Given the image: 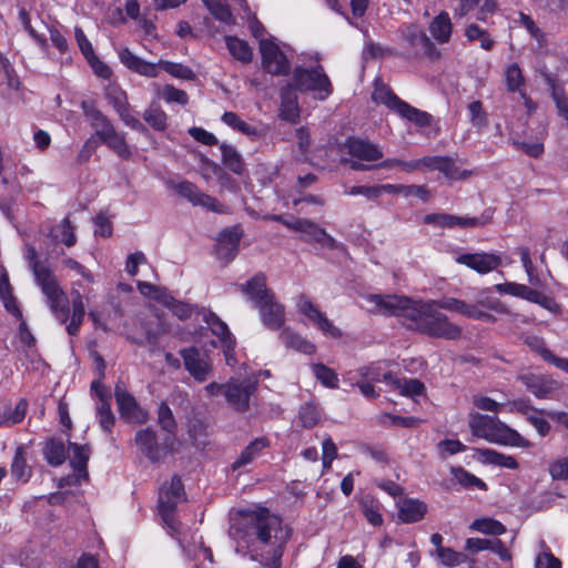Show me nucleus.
<instances>
[{"label":"nucleus","mask_w":568,"mask_h":568,"mask_svg":"<svg viewBox=\"0 0 568 568\" xmlns=\"http://www.w3.org/2000/svg\"><path fill=\"white\" fill-rule=\"evenodd\" d=\"M160 95L166 103H179L181 105H185L187 103L186 92L172 85L163 87Z\"/></svg>","instance_id":"052dcab7"},{"label":"nucleus","mask_w":568,"mask_h":568,"mask_svg":"<svg viewBox=\"0 0 568 568\" xmlns=\"http://www.w3.org/2000/svg\"><path fill=\"white\" fill-rule=\"evenodd\" d=\"M470 529L485 535L500 536L506 531L505 526L493 518H478L470 524Z\"/></svg>","instance_id":"a19ab883"},{"label":"nucleus","mask_w":568,"mask_h":568,"mask_svg":"<svg viewBox=\"0 0 568 568\" xmlns=\"http://www.w3.org/2000/svg\"><path fill=\"white\" fill-rule=\"evenodd\" d=\"M552 99L558 114L568 123V92L559 84H552Z\"/></svg>","instance_id":"3c124183"},{"label":"nucleus","mask_w":568,"mask_h":568,"mask_svg":"<svg viewBox=\"0 0 568 568\" xmlns=\"http://www.w3.org/2000/svg\"><path fill=\"white\" fill-rule=\"evenodd\" d=\"M505 78L508 90L520 91L524 85V75L517 63H511L506 68Z\"/></svg>","instance_id":"603ef678"},{"label":"nucleus","mask_w":568,"mask_h":568,"mask_svg":"<svg viewBox=\"0 0 568 568\" xmlns=\"http://www.w3.org/2000/svg\"><path fill=\"white\" fill-rule=\"evenodd\" d=\"M225 44L230 54L242 63H248L253 59V49L250 44L236 37H225Z\"/></svg>","instance_id":"72a5a7b5"},{"label":"nucleus","mask_w":568,"mask_h":568,"mask_svg":"<svg viewBox=\"0 0 568 568\" xmlns=\"http://www.w3.org/2000/svg\"><path fill=\"white\" fill-rule=\"evenodd\" d=\"M518 254H519L521 264L526 271L529 284L532 286H536V287H541L545 283L546 278H545V275L537 272V270L532 265L529 248L528 247H519Z\"/></svg>","instance_id":"4c0bfd02"},{"label":"nucleus","mask_w":568,"mask_h":568,"mask_svg":"<svg viewBox=\"0 0 568 568\" xmlns=\"http://www.w3.org/2000/svg\"><path fill=\"white\" fill-rule=\"evenodd\" d=\"M220 149L223 164L234 173L240 174L243 170V163L239 152L233 146L225 143H222Z\"/></svg>","instance_id":"c03bdc74"},{"label":"nucleus","mask_w":568,"mask_h":568,"mask_svg":"<svg viewBox=\"0 0 568 568\" xmlns=\"http://www.w3.org/2000/svg\"><path fill=\"white\" fill-rule=\"evenodd\" d=\"M243 292L247 300L252 301L255 307L263 304L266 300L271 298L273 294L266 287L265 276L262 274L255 275L243 285Z\"/></svg>","instance_id":"393cba45"},{"label":"nucleus","mask_w":568,"mask_h":568,"mask_svg":"<svg viewBox=\"0 0 568 568\" xmlns=\"http://www.w3.org/2000/svg\"><path fill=\"white\" fill-rule=\"evenodd\" d=\"M187 373L199 383L207 381L213 373L212 359L206 352L201 353L196 347L184 348L180 352Z\"/></svg>","instance_id":"4468645a"},{"label":"nucleus","mask_w":568,"mask_h":568,"mask_svg":"<svg viewBox=\"0 0 568 568\" xmlns=\"http://www.w3.org/2000/svg\"><path fill=\"white\" fill-rule=\"evenodd\" d=\"M50 236L55 242H61L67 246L75 244L74 227L71 225L68 219L61 220L50 231Z\"/></svg>","instance_id":"58836bf2"},{"label":"nucleus","mask_w":568,"mask_h":568,"mask_svg":"<svg viewBox=\"0 0 568 568\" xmlns=\"http://www.w3.org/2000/svg\"><path fill=\"white\" fill-rule=\"evenodd\" d=\"M222 121L230 128H232L233 130H236L245 135H248V136H255L257 135V130L247 124L246 122H244L243 120L240 119V116L237 114H235L234 112H225L223 115H222Z\"/></svg>","instance_id":"49530a36"},{"label":"nucleus","mask_w":568,"mask_h":568,"mask_svg":"<svg viewBox=\"0 0 568 568\" xmlns=\"http://www.w3.org/2000/svg\"><path fill=\"white\" fill-rule=\"evenodd\" d=\"M469 120L471 124L478 129H483L487 124L486 112L479 101H473L468 105Z\"/></svg>","instance_id":"0e129e2a"},{"label":"nucleus","mask_w":568,"mask_h":568,"mask_svg":"<svg viewBox=\"0 0 568 568\" xmlns=\"http://www.w3.org/2000/svg\"><path fill=\"white\" fill-rule=\"evenodd\" d=\"M471 434L489 443L515 448H530L531 443L500 419L474 413L469 415Z\"/></svg>","instance_id":"7ed1b4c3"},{"label":"nucleus","mask_w":568,"mask_h":568,"mask_svg":"<svg viewBox=\"0 0 568 568\" xmlns=\"http://www.w3.org/2000/svg\"><path fill=\"white\" fill-rule=\"evenodd\" d=\"M135 444L138 445L141 454L149 460L156 463L162 458V449L156 444L155 435L150 429H142L135 435Z\"/></svg>","instance_id":"a878e982"},{"label":"nucleus","mask_w":568,"mask_h":568,"mask_svg":"<svg viewBox=\"0 0 568 568\" xmlns=\"http://www.w3.org/2000/svg\"><path fill=\"white\" fill-rule=\"evenodd\" d=\"M138 288L143 296L156 301L161 304H163L164 301L170 302V295L164 290L156 287L150 283L139 281Z\"/></svg>","instance_id":"4d7b16f0"},{"label":"nucleus","mask_w":568,"mask_h":568,"mask_svg":"<svg viewBox=\"0 0 568 568\" xmlns=\"http://www.w3.org/2000/svg\"><path fill=\"white\" fill-rule=\"evenodd\" d=\"M262 323L272 329L280 328L285 321L284 306L278 303L274 295L257 306Z\"/></svg>","instance_id":"412c9836"},{"label":"nucleus","mask_w":568,"mask_h":568,"mask_svg":"<svg viewBox=\"0 0 568 568\" xmlns=\"http://www.w3.org/2000/svg\"><path fill=\"white\" fill-rule=\"evenodd\" d=\"M248 27L253 36L258 39L263 68L272 74H284L290 70L292 48L273 36L265 34L263 26L252 18Z\"/></svg>","instance_id":"20e7f679"},{"label":"nucleus","mask_w":568,"mask_h":568,"mask_svg":"<svg viewBox=\"0 0 568 568\" xmlns=\"http://www.w3.org/2000/svg\"><path fill=\"white\" fill-rule=\"evenodd\" d=\"M521 298L536 303L551 313L559 312V305L556 303L554 298L546 296L539 291L530 288L528 286L525 287Z\"/></svg>","instance_id":"37998d69"},{"label":"nucleus","mask_w":568,"mask_h":568,"mask_svg":"<svg viewBox=\"0 0 568 568\" xmlns=\"http://www.w3.org/2000/svg\"><path fill=\"white\" fill-rule=\"evenodd\" d=\"M519 378L528 390L538 398L548 396L556 388V382L546 375L524 373Z\"/></svg>","instance_id":"5701e85b"},{"label":"nucleus","mask_w":568,"mask_h":568,"mask_svg":"<svg viewBox=\"0 0 568 568\" xmlns=\"http://www.w3.org/2000/svg\"><path fill=\"white\" fill-rule=\"evenodd\" d=\"M535 568H561V561L549 550H542L536 556Z\"/></svg>","instance_id":"774afa93"},{"label":"nucleus","mask_w":568,"mask_h":568,"mask_svg":"<svg viewBox=\"0 0 568 568\" xmlns=\"http://www.w3.org/2000/svg\"><path fill=\"white\" fill-rule=\"evenodd\" d=\"M549 475L554 480L568 479V456L559 457L550 463Z\"/></svg>","instance_id":"e2e57ef3"},{"label":"nucleus","mask_w":568,"mask_h":568,"mask_svg":"<svg viewBox=\"0 0 568 568\" xmlns=\"http://www.w3.org/2000/svg\"><path fill=\"white\" fill-rule=\"evenodd\" d=\"M229 534L237 551L250 550L255 568H281L291 530L278 517L266 510H241L233 515Z\"/></svg>","instance_id":"f03ea898"},{"label":"nucleus","mask_w":568,"mask_h":568,"mask_svg":"<svg viewBox=\"0 0 568 568\" xmlns=\"http://www.w3.org/2000/svg\"><path fill=\"white\" fill-rule=\"evenodd\" d=\"M435 557L440 565L446 567H455L466 561V556L464 554L449 547L440 548L438 555Z\"/></svg>","instance_id":"8fccbe9b"},{"label":"nucleus","mask_w":568,"mask_h":568,"mask_svg":"<svg viewBox=\"0 0 568 568\" xmlns=\"http://www.w3.org/2000/svg\"><path fill=\"white\" fill-rule=\"evenodd\" d=\"M298 418L303 427L312 428L317 424L320 419V412L315 405L305 404L301 407Z\"/></svg>","instance_id":"bf43d9fd"},{"label":"nucleus","mask_w":568,"mask_h":568,"mask_svg":"<svg viewBox=\"0 0 568 568\" xmlns=\"http://www.w3.org/2000/svg\"><path fill=\"white\" fill-rule=\"evenodd\" d=\"M427 170H437L448 179H464L466 171L459 172L456 163L448 158L426 156Z\"/></svg>","instance_id":"7c9ffc66"},{"label":"nucleus","mask_w":568,"mask_h":568,"mask_svg":"<svg viewBox=\"0 0 568 568\" xmlns=\"http://www.w3.org/2000/svg\"><path fill=\"white\" fill-rule=\"evenodd\" d=\"M429 31L438 42H447L452 34V23L448 14H438L430 23Z\"/></svg>","instance_id":"ea45409f"},{"label":"nucleus","mask_w":568,"mask_h":568,"mask_svg":"<svg viewBox=\"0 0 568 568\" xmlns=\"http://www.w3.org/2000/svg\"><path fill=\"white\" fill-rule=\"evenodd\" d=\"M32 271L37 284L41 287L42 293L45 295L51 310L57 314L61 312L64 316L67 310L65 294L60 288L52 272L38 262L32 263Z\"/></svg>","instance_id":"9d476101"},{"label":"nucleus","mask_w":568,"mask_h":568,"mask_svg":"<svg viewBox=\"0 0 568 568\" xmlns=\"http://www.w3.org/2000/svg\"><path fill=\"white\" fill-rule=\"evenodd\" d=\"M255 378H230L225 383V399L236 412H245L250 407V398L256 389Z\"/></svg>","instance_id":"ddd939ff"},{"label":"nucleus","mask_w":568,"mask_h":568,"mask_svg":"<svg viewBox=\"0 0 568 568\" xmlns=\"http://www.w3.org/2000/svg\"><path fill=\"white\" fill-rule=\"evenodd\" d=\"M118 409L123 419L133 424H142L148 419V413L138 405L131 394L120 385L115 387Z\"/></svg>","instance_id":"dca6fc26"},{"label":"nucleus","mask_w":568,"mask_h":568,"mask_svg":"<svg viewBox=\"0 0 568 568\" xmlns=\"http://www.w3.org/2000/svg\"><path fill=\"white\" fill-rule=\"evenodd\" d=\"M197 321L205 324V328L215 335L223 348L226 365L234 367L236 361L234 358L235 341L230 333L226 324L222 322L215 314L209 311H202L196 314Z\"/></svg>","instance_id":"f8f14e48"},{"label":"nucleus","mask_w":568,"mask_h":568,"mask_svg":"<svg viewBox=\"0 0 568 568\" xmlns=\"http://www.w3.org/2000/svg\"><path fill=\"white\" fill-rule=\"evenodd\" d=\"M44 455L49 464L59 466L65 459L64 446L61 443L50 440L45 446Z\"/></svg>","instance_id":"864d4df0"},{"label":"nucleus","mask_w":568,"mask_h":568,"mask_svg":"<svg viewBox=\"0 0 568 568\" xmlns=\"http://www.w3.org/2000/svg\"><path fill=\"white\" fill-rule=\"evenodd\" d=\"M292 87L295 90L310 91L318 100L327 99L333 92L332 83L322 67L296 68L293 73Z\"/></svg>","instance_id":"0eeeda50"},{"label":"nucleus","mask_w":568,"mask_h":568,"mask_svg":"<svg viewBox=\"0 0 568 568\" xmlns=\"http://www.w3.org/2000/svg\"><path fill=\"white\" fill-rule=\"evenodd\" d=\"M90 456L88 446L77 444L70 445V464L73 468L74 481L79 483L87 478V463Z\"/></svg>","instance_id":"cd10ccee"},{"label":"nucleus","mask_w":568,"mask_h":568,"mask_svg":"<svg viewBox=\"0 0 568 568\" xmlns=\"http://www.w3.org/2000/svg\"><path fill=\"white\" fill-rule=\"evenodd\" d=\"M388 363L376 362L369 365L361 366L355 374L353 372L348 373V379H362L365 382H384V374L390 373L387 371Z\"/></svg>","instance_id":"c756f323"},{"label":"nucleus","mask_w":568,"mask_h":568,"mask_svg":"<svg viewBox=\"0 0 568 568\" xmlns=\"http://www.w3.org/2000/svg\"><path fill=\"white\" fill-rule=\"evenodd\" d=\"M242 231L234 226L222 231L216 240L217 257L224 262H230L235 257L239 251Z\"/></svg>","instance_id":"f3484780"},{"label":"nucleus","mask_w":568,"mask_h":568,"mask_svg":"<svg viewBox=\"0 0 568 568\" xmlns=\"http://www.w3.org/2000/svg\"><path fill=\"white\" fill-rule=\"evenodd\" d=\"M372 98L376 103L385 104L389 110L395 111L402 118L414 122L419 126H424L429 123V115L426 112L419 111L400 101L383 83L375 84Z\"/></svg>","instance_id":"6e6552de"},{"label":"nucleus","mask_w":568,"mask_h":568,"mask_svg":"<svg viewBox=\"0 0 568 568\" xmlns=\"http://www.w3.org/2000/svg\"><path fill=\"white\" fill-rule=\"evenodd\" d=\"M179 191L181 195L189 199V201L195 205L204 206L216 213L226 212V207L223 204L217 202L214 197L200 192L196 186L190 182H182L179 185Z\"/></svg>","instance_id":"aec40b11"},{"label":"nucleus","mask_w":568,"mask_h":568,"mask_svg":"<svg viewBox=\"0 0 568 568\" xmlns=\"http://www.w3.org/2000/svg\"><path fill=\"white\" fill-rule=\"evenodd\" d=\"M281 118L292 123L296 122L300 118V109L297 105L295 89L291 84H288L286 88H283L281 92Z\"/></svg>","instance_id":"c85d7f7f"},{"label":"nucleus","mask_w":568,"mask_h":568,"mask_svg":"<svg viewBox=\"0 0 568 568\" xmlns=\"http://www.w3.org/2000/svg\"><path fill=\"white\" fill-rule=\"evenodd\" d=\"M162 305H164L170 311H172V313L181 320L190 317L194 312V308L191 305H189L186 303L178 302L171 295H170V302L164 301V303Z\"/></svg>","instance_id":"69168bd1"},{"label":"nucleus","mask_w":568,"mask_h":568,"mask_svg":"<svg viewBox=\"0 0 568 568\" xmlns=\"http://www.w3.org/2000/svg\"><path fill=\"white\" fill-rule=\"evenodd\" d=\"M143 118L155 130L162 131L166 128V114L158 106L151 105Z\"/></svg>","instance_id":"5fc2aeb1"},{"label":"nucleus","mask_w":568,"mask_h":568,"mask_svg":"<svg viewBox=\"0 0 568 568\" xmlns=\"http://www.w3.org/2000/svg\"><path fill=\"white\" fill-rule=\"evenodd\" d=\"M384 383L393 386L403 396L415 398L424 392V385L415 378H397L392 373L384 374Z\"/></svg>","instance_id":"bb28decb"},{"label":"nucleus","mask_w":568,"mask_h":568,"mask_svg":"<svg viewBox=\"0 0 568 568\" xmlns=\"http://www.w3.org/2000/svg\"><path fill=\"white\" fill-rule=\"evenodd\" d=\"M266 446L267 442L264 438H257L253 440L233 463L232 468L240 469L251 464Z\"/></svg>","instance_id":"e433bc0d"},{"label":"nucleus","mask_w":568,"mask_h":568,"mask_svg":"<svg viewBox=\"0 0 568 568\" xmlns=\"http://www.w3.org/2000/svg\"><path fill=\"white\" fill-rule=\"evenodd\" d=\"M456 261L481 274L489 273L500 265V257L488 253L463 254Z\"/></svg>","instance_id":"6ab92c4d"},{"label":"nucleus","mask_w":568,"mask_h":568,"mask_svg":"<svg viewBox=\"0 0 568 568\" xmlns=\"http://www.w3.org/2000/svg\"><path fill=\"white\" fill-rule=\"evenodd\" d=\"M0 298L2 300L4 307L9 313H11L17 318H21V311L17 300L12 295L9 277L3 266H0Z\"/></svg>","instance_id":"473e14b6"},{"label":"nucleus","mask_w":568,"mask_h":568,"mask_svg":"<svg viewBox=\"0 0 568 568\" xmlns=\"http://www.w3.org/2000/svg\"><path fill=\"white\" fill-rule=\"evenodd\" d=\"M120 62L130 71L135 72L142 77L156 78L160 72L164 70L171 77L181 80H194V71L182 63L171 62L166 60H159L158 62H150L133 53L129 48L121 47L116 50Z\"/></svg>","instance_id":"39448f33"},{"label":"nucleus","mask_w":568,"mask_h":568,"mask_svg":"<svg viewBox=\"0 0 568 568\" xmlns=\"http://www.w3.org/2000/svg\"><path fill=\"white\" fill-rule=\"evenodd\" d=\"M11 475L17 481L22 483H26L30 477V469L27 466V462L21 448H19L16 452V455L13 457V462L11 465Z\"/></svg>","instance_id":"de8ad7c7"},{"label":"nucleus","mask_w":568,"mask_h":568,"mask_svg":"<svg viewBox=\"0 0 568 568\" xmlns=\"http://www.w3.org/2000/svg\"><path fill=\"white\" fill-rule=\"evenodd\" d=\"M424 222L427 224H433L438 227L448 229H466L480 225V222L477 217L455 216L444 213L428 214L424 217Z\"/></svg>","instance_id":"4be33fe9"},{"label":"nucleus","mask_w":568,"mask_h":568,"mask_svg":"<svg viewBox=\"0 0 568 568\" xmlns=\"http://www.w3.org/2000/svg\"><path fill=\"white\" fill-rule=\"evenodd\" d=\"M273 219L284 224L287 229L301 233L304 241L318 244L324 248L336 247L335 240L328 235L324 229L310 220L297 217L285 219L281 215H275Z\"/></svg>","instance_id":"9b49d317"},{"label":"nucleus","mask_w":568,"mask_h":568,"mask_svg":"<svg viewBox=\"0 0 568 568\" xmlns=\"http://www.w3.org/2000/svg\"><path fill=\"white\" fill-rule=\"evenodd\" d=\"M295 306L304 325L314 327L327 338L336 339L342 337V331L307 296H298L295 301Z\"/></svg>","instance_id":"423d86ee"},{"label":"nucleus","mask_w":568,"mask_h":568,"mask_svg":"<svg viewBox=\"0 0 568 568\" xmlns=\"http://www.w3.org/2000/svg\"><path fill=\"white\" fill-rule=\"evenodd\" d=\"M475 455L478 462L485 465H494L507 469H517L518 462L511 455L501 454L490 448H477Z\"/></svg>","instance_id":"b1692460"},{"label":"nucleus","mask_w":568,"mask_h":568,"mask_svg":"<svg viewBox=\"0 0 568 568\" xmlns=\"http://www.w3.org/2000/svg\"><path fill=\"white\" fill-rule=\"evenodd\" d=\"M452 474L454 478L462 485L475 486L479 489H486V484L481 479L477 478L463 468H453Z\"/></svg>","instance_id":"680f3d73"},{"label":"nucleus","mask_w":568,"mask_h":568,"mask_svg":"<svg viewBox=\"0 0 568 568\" xmlns=\"http://www.w3.org/2000/svg\"><path fill=\"white\" fill-rule=\"evenodd\" d=\"M98 135L119 156L128 159L131 155V150L126 144L124 138L116 133L111 125L105 130H98Z\"/></svg>","instance_id":"2f4dec72"},{"label":"nucleus","mask_w":568,"mask_h":568,"mask_svg":"<svg viewBox=\"0 0 568 568\" xmlns=\"http://www.w3.org/2000/svg\"><path fill=\"white\" fill-rule=\"evenodd\" d=\"M345 148L351 159H343V162L355 170H367L369 166L363 165L362 161H376L383 156V152L377 145L359 139H349Z\"/></svg>","instance_id":"2eb2a0df"},{"label":"nucleus","mask_w":568,"mask_h":568,"mask_svg":"<svg viewBox=\"0 0 568 568\" xmlns=\"http://www.w3.org/2000/svg\"><path fill=\"white\" fill-rule=\"evenodd\" d=\"M98 395L101 399V404L97 408L99 423L104 430L109 432L112 428L115 418L111 410L110 404L102 398V394L100 392H98Z\"/></svg>","instance_id":"6e6d98bb"},{"label":"nucleus","mask_w":568,"mask_h":568,"mask_svg":"<svg viewBox=\"0 0 568 568\" xmlns=\"http://www.w3.org/2000/svg\"><path fill=\"white\" fill-rule=\"evenodd\" d=\"M83 110L87 119L90 121L91 125L95 129V134L98 135V130H105L106 128H110L111 124L109 121L103 116V114L94 109L93 106H89L85 103H83Z\"/></svg>","instance_id":"13d9d810"},{"label":"nucleus","mask_w":568,"mask_h":568,"mask_svg":"<svg viewBox=\"0 0 568 568\" xmlns=\"http://www.w3.org/2000/svg\"><path fill=\"white\" fill-rule=\"evenodd\" d=\"M184 500V488L179 477L173 476L159 488V513L163 521L172 530H176L174 510L179 503Z\"/></svg>","instance_id":"1a4fd4ad"},{"label":"nucleus","mask_w":568,"mask_h":568,"mask_svg":"<svg viewBox=\"0 0 568 568\" xmlns=\"http://www.w3.org/2000/svg\"><path fill=\"white\" fill-rule=\"evenodd\" d=\"M312 372L316 379L327 388H337L338 387V377L337 374L329 367L323 364H313Z\"/></svg>","instance_id":"a18cd8bd"},{"label":"nucleus","mask_w":568,"mask_h":568,"mask_svg":"<svg viewBox=\"0 0 568 568\" xmlns=\"http://www.w3.org/2000/svg\"><path fill=\"white\" fill-rule=\"evenodd\" d=\"M27 407V402L20 400L13 409H0V426H11L20 423L26 416Z\"/></svg>","instance_id":"79ce46f5"},{"label":"nucleus","mask_w":568,"mask_h":568,"mask_svg":"<svg viewBox=\"0 0 568 568\" xmlns=\"http://www.w3.org/2000/svg\"><path fill=\"white\" fill-rule=\"evenodd\" d=\"M280 337L287 347H291L301 353L311 355L316 351V347L312 342L307 341L290 328L283 329Z\"/></svg>","instance_id":"f704fd0d"},{"label":"nucleus","mask_w":568,"mask_h":568,"mask_svg":"<svg viewBox=\"0 0 568 568\" xmlns=\"http://www.w3.org/2000/svg\"><path fill=\"white\" fill-rule=\"evenodd\" d=\"M437 454L442 459H446L458 453L466 450V446L458 439H443L437 446Z\"/></svg>","instance_id":"09e8293b"},{"label":"nucleus","mask_w":568,"mask_h":568,"mask_svg":"<svg viewBox=\"0 0 568 568\" xmlns=\"http://www.w3.org/2000/svg\"><path fill=\"white\" fill-rule=\"evenodd\" d=\"M361 306L369 313L400 316L409 329L429 337L457 339L462 328L449 322L440 308L459 313L466 317L493 321L494 317L480 307L505 313V306L496 298L488 296L484 291L476 304H467L456 298L412 300L402 295L369 294L363 297Z\"/></svg>","instance_id":"f257e3e1"},{"label":"nucleus","mask_w":568,"mask_h":568,"mask_svg":"<svg viewBox=\"0 0 568 568\" xmlns=\"http://www.w3.org/2000/svg\"><path fill=\"white\" fill-rule=\"evenodd\" d=\"M362 513L366 520L373 526H382V504L373 497L366 496L359 500Z\"/></svg>","instance_id":"c9c22d12"},{"label":"nucleus","mask_w":568,"mask_h":568,"mask_svg":"<svg viewBox=\"0 0 568 568\" xmlns=\"http://www.w3.org/2000/svg\"><path fill=\"white\" fill-rule=\"evenodd\" d=\"M540 353V357L545 361L554 365L556 368L565 372L568 374V357H561L555 355L552 352H550L548 348L539 347L538 348Z\"/></svg>","instance_id":"338daca9"},{"label":"nucleus","mask_w":568,"mask_h":568,"mask_svg":"<svg viewBox=\"0 0 568 568\" xmlns=\"http://www.w3.org/2000/svg\"><path fill=\"white\" fill-rule=\"evenodd\" d=\"M398 518L405 524L417 523L427 513V505L420 499L403 497L396 500Z\"/></svg>","instance_id":"a211bd4d"}]
</instances>
